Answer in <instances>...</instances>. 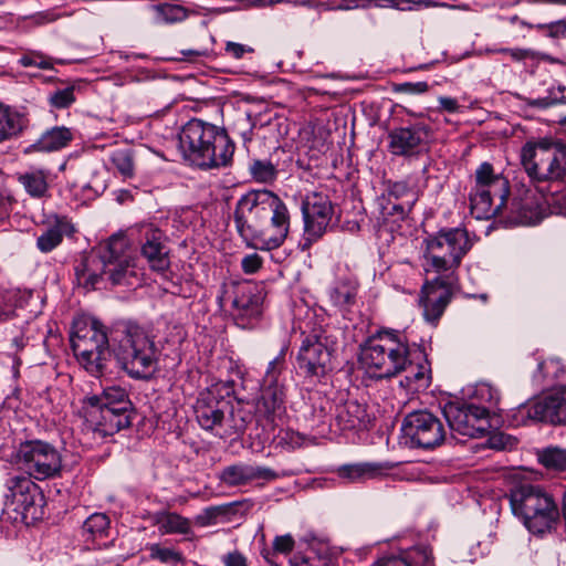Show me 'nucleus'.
<instances>
[{"label":"nucleus","instance_id":"1","mask_svg":"<svg viewBox=\"0 0 566 566\" xmlns=\"http://www.w3.org/2000/svg\"><path fill=\"white\" fill-rule=\"evenodd\" d=\"M233 220L249 247L270 251L281 247L291 228V213L273 191L251 190L237 202Z\"/></svg>","mask_w":566,"mask_h":566},{"label":"nucleus","instance_id":"2","mask_svg":"<svg viewBox=\"0 0 566 566\" xmlns=\"http://www.w3.org/2000/svg\"><path fill=\"white\" fill-rule=\"evenodd\" d=\"M178 138L184 158L201 169L226 167L234 153V144L226 129L202 119L188 120Z\"/></svg>","mask_w":566,"mask_h":566},{"label":"nucleus","instance_id":"3","mask_svg":"<svg viewBox=\"0 0 566 566\" xmlns=\"http://www.w3.org/2000/svg\"><path fill=\"white\" fill-rule=\"evenodd\" d=\"M119 367L134 379H149L157 370L159 350L154 338L139 325L127 323L112 336Z\"/></svg>","mask_w":566,"mask_h":566},{"label":"nucleus","instance_id":"4","mask_svg":"<svg viewBox=\"0 0 566 566\" xmlns=\"http://www.w3.org/2000/svg\"><path fill=\"white\" fill-rule=\"evenodd\" d=\"M133 266L126 237L114 234L99 247L98 253L86 256L75 273L81 284L94 289L103 275H108L114 285L126 283L128 275L134 274Z\"/></svg>","mask_w":566,"mask_h":566},{"label":"nucleus","instance_id":"5","mask_svg":"<svg viewBox=\"0 0 566 566\" xmlns=\"http://www.w3.org/2000/svg\"><path fill=\"white\" fill-rule=\"evenodd\" d=\"M424 271L447 276V284H455V271L473 247L468 230L462 227L443 228L424 240Z\"/></svg>","mask_w":566,"mask_h":566},{"label":"nucleus","instance_id":"6","mask_svg":"<svg viewBox=\"0 0 566 566\" xmlns=\"http://www.w3.org/2000/svg\"><path fill=\"white\" fill-rule=\"evenodd\" d=\"M408 342L397 331H380L361 347L360 361L371 377L391 378L407 368Z\"/></svg>","mask_w":566,"mask_h":566},{"label":"nucleus","instance_id":"7","mask_svg":"<svg viewBox=\"0 0 566 566\" xmlns=\"http://www.w3.org/2000/svg\"><path fill=\"white\" fill-rule=\"evenodd\" d=\"M195 413L203 430H216L220 437L242 433L251 420L249 413L241 409L234 410L230 400L221 395L219 385L200 392L195 405Z\"/></svg>","mask_w":566,"mask_h":566},{"label":"nucleus","instance_id":"8","mask_svg":"<svg viewBox=\"0 0 566 566\" xmlns=\"http://www.w3.org/2000/svg\"><path fill=\"white\" fill-rule=\"evenodd\" d=\"M510 503L513 513L533 534L549 531L559 517L553 496L537 485L526 483L515 486L511 491Z\"/></svg>","mask_w":566,"mask_h":566},{"label":"nucleus","instance_id":"9","mask_svg":"<svg viewBox=\"0 0 566 566\" xmlns=\"http://www.w3.org/2000/svg\"><path fill=\"white\" fill-rule=\"evenodd\" d=\"M70 340L78 364L92 376L102 375L111 356L104 325L94 318L76 319Z\"/></svg>","mask_w":566,"mask_h":566},{"label":"nucleus","instance_id":"10","mask_svg":"<svg viewBox=\"0 0 566 566\" xmlns=\"http://www.w3.org/2000/svg\"><path fill=\"white\" fill-rule=\"evenodd\" d=\"M521 160L533 181L556 182L566 176V146L563 144L549 140L526 144Z\"/></svg>","mask_w":566,"mask_h":566},{"label":"nucleus","instance_id":"11","mask_svg":"<svg viewBox=\"0 0 566 566\" xmlns=\"http://www.w3.org/2000/svg\"><path fill=\"white\" fill-rule=\"evenodd\" d=\"M509 192V180L495 174L490 163H482L475 171V187L470 193L471 208L478 218L493 217L506 205Z\"/></svg>","mask_w":566,"mask_h":566},{"label":"nucleus","instance_id":"12","mask_svg":"<svg viewBox=\"0 0 566 566\" xmlns=\"http://www.w3.org/2000/svg\"><path fill=\"white\" fill-rule=\"evenodd\" d=\"M218 300L221 306L230 305L234 318L243 327L262 313V292L250 283H223Z\"/></svg>","mask_w":566,"mask_h":566},{"label":"nucleus","instance_id":"13","mask_svg":"<svg viewBox=\"0 0 566 566\" xmlns=\"http://www.w3.org/2000/svg\"><path fill=\"white\" fill-rule=\"evenodd\" d=\"M21 468L35 480L42 481L60 474L62 458L50 443L34 440L22 443L18 451Z\"/></svg>","mask_w":566,"mask_h":566},{"label":"nucleus","instance_id":"14","mask_svg":"<svg viewBox=\"0 0 566 566\" xmlns=\"http://www.w3.org/2000/svg\"><path fill=\"white\" fill-rule=\"evenodd\" d=\"M130 411L101 407L96 395L86 396L81 401L78 416L84 428L99 437L113 436L130 424Z\"/></svg>","mask_w":566,"mask_h":566},{"label":"nucleus","instance_id":"15","mask_svg":"<svg viewBox=\"0 0 566 566\" xmlns=\"http://www.w3.org/2000/svg\"><path fill=\"white\" fill-rule=\"evenodd\" d=\"M302 214L304 220L303 249H306L326 232L334 216V206L327 195L313 192L303 200Z\"/></svg>","mask_w":566,"mask_h":566},{"label":"nucleus","instance_id":"16","mask_svg":"<svg viewBox=\"0 0 566 566\" xmlns=\"http://www.w3.org/2000/svg\"><path fill=\"white\" fill-rule=\"evenodd\" d=\"M443 413L450 429L464 437H483L491 428L488 408L478 407L474 402L449 403Z\"/></svg>","mask_w":566,"mask_h":566},{"label":"nucleus","instance_id":"17","mask_svg":"<svg viewBox=\"0 0 566 566\" xmlns=\"http://www.w3.org/2000/svg\"><path fill=\"white\" fill-rule=\"evenodd\" d=\"M405 437L411 447L433 449L440 446L446 431L438 417L427 410H418L406 416L402 423Z\"/></svg>","mask_w":566,"mask_h":566},{"label":"nucleus","instance_id":"18","mask_svg":"<svg viewBox=\"0 0 566 566\" xmlns=\"http://www.w3.org/2000/svg\"><path fill=\"white\" fill-rule=\"evenodd\" d=\"M303 339L297 354L298 368L311 377H321L327 373L333 348L321 328L311 334L302 333Z\"/></svg>","mask_w":566,"mask_h":566},{"label":"nucleus","instance_id":"19","mask_svg":"<svg viewBox=\"0 0 566 566\" xmlns=\"http://www.w3.org/2000/svg\"><path fill=\"white\" fill-rule=\"evenodd\" d=\"M7 486L9 491L7 497H12V503L15 504L14 510L27 523L43 517L44 497L35 483L29 478L15 475L7 481Z\"/></svg>","mask_w":566,"mask_h":566},{"label":"nucleus","instance_id":"20","mask_svg":"<svg viewBox=\"0 0 566 566\" xmlns=\"http://www.w3.org/2000/svg\"><path fill=\"white\" fill-rule=\"evenodd\" d=\"M431 126L419 122L388 133V150L394 156L413 157L427 149L432 138Z\"/></svg>","mask_w":566,"mask_h":566},{"label":"nucleus","instance_id":"21","mask_svg":"<svg viewBox=\"0 0 566 566\" xmlns=\"http://www.w3.org/2000/svg\"><path fill=\"white\" fill-rule=\"evenodd\" d=\"M446 281L447 276L437 275L422 286L420 304L427 322L436 323L451 300V287L454 284H447Z\"/></svg>","mask_w":566,"mask_h":566},{"label":"nucleus","instance_id":"22","mask_svg":"<svg viewBox=\"0 0 566 566\" xmlns=\"http://www.w3.org/2000/svg\"><path fill=\"white\" fill-rule=\"evenodd\" d=\"M528 418L553 424H566V386L553 389L526 407Z\"/></svg>","mask_w":566,"mask_h":566},{"label":"nucleus","instance_id":"23","mask_svg":"<svg viewBox=\"0 0 566 566\" xmlns=\"http://www.w3.org/2000/svg\"><path fill=\"white\" fill-rule=\"evenodd\" d=\"M219 478L228 486H239L253 480L271 481L276 479L277 474L270 468L238 463L226 467Z\"/></svg>","mask_w":566,"mask_h":566},{"label":"nucleus","instance_id":"24","mask_svg":"<svg viewBox=\"0 0 566 566\" xmlns=\"http://www.w3.org/2000/svg\"><path fill=\"white\" fill-rule=\"evenodd\" d=\"M391 468L389 462H359L340 465L336 474L348 483H360L385 476Z\"/></svg>","mask_w":566,"mask_h":566},{"label":"nucleus","instance_id":"25","mask_svg":"<svg viewBox=\"0 0 566 566\" xmlns=\"http://www.w3.org/2000/svg\"><path fill=\"white\" fill-rule=\"evenodd\" d=\"M285 411V392L279 384H264L256 402V412L268 420L281 418Z\"/></svg>","mask_w":566,"mask_h":566},{"label":"nucleus","instance_id":"26","mask_svg":"<svg viewBox=\"0 0 566 566\" xmlns=\"http://www.w3.org/2000/svg\"><path fill=\"white\" fill-rule=\"evenodd\" d=\"M164 234L158 229L149 228L145 232L142 253L153 270L164 272L169 266L168 252L163 243Z\"/></svg>","mask_w":566,"mask_h":566},{"label":"nucleus","instance_id":"27","mask_svg":"<svg viewBox=\"0 0 566 566\" xmlns=\"http://www.w3.org/2000/svg\"><path fill=\"white\" fill-rule=\"evenodd\" d=\"M405 379L400 381L408 390L419 391L427 389L430 384V368L421 350H417L409 355V361Z\"/></svg>","mask_w":566,"mask_h":566},{"label":"nucleus","instance_id":"28","mask_svg":"<svg viewBox=\"0 0 566 566\" xmlns=\"http://www.w3.org/2000/svg\"><path fill=\"white\" fill-rule=\"evenodd\" d=\"M336 421L343 430L366 428L369 415L366 406L357 400H347L336 408Z\"/></svg>","mask_w":566,"mask_h":566},{"label":"nucleus","instance_id":"29","mask_svg":"<svg viewBox=\"0 0 566 566\" xmlns=\"http://www.w3.org/2000/svg\"><path fill=\"white\" fill-rule=\"evenodd\" d=\"M49 176L50 171L45 168L30 167L18 172L17 180L31 198L41 199L49 192Z\"/></svg>","mask_w":566,"mask_h":566},{"label":"nucleus","instance_id":"30","mask_svg":"<svg viewBox=\"0 0 566 566\" xmlns=\"http://www.w3.org/2000/svg\"><path fill=\"white\" fill-rule=\"evenodd\" d=\"M73 139L71 129L64 126H55L41 135V137L31 145V148L38 151H56L66 147Z\"/></svg>","mask_w":566,"mask_h":566},{"label":"nucleus","instance_id":"31","mask_svg":"<svg viewBox=\"0 0 566 566\" xmlns=\"http://www.w3.org/2000/svg\"><path fill=\"white\" fill-rule=\"evenodd\" d=\"M376 566H434L432 549L426 545L412 547L405 557L390 558Z\"/></svg>","mask_w":566,"mask_h":566},{"label":"nucleus","instance_id":"32","mask_svg":"<svg viewBox=\"0 0 566 566\" xmlns=\"http://www.w3.org/2000/svg\"><path fill=\"white\" fill-rule=\"evenodd\" d=\"M356 294L357 282L347 277L337 280L328 292L332 303L339 308L354 304Z\"/></svg>","mask_w":566,"mask_h":566},{"label":"nucleus","instance_id":"33","mask_svg":"<svg viewBox=\"0 0 566 566\" xmlns=\"http://www.w3.org/2000/svg\"><path fill=\"white\" fill-rule=\"evenodd\" d=\"M101 407L117 408V411H130L132 402L126 389L119 386H111L105 388L101 395H96Z\"/></svg>","mask_w":566,"mask_h":566},{"label":"nucleus","instance_id":"34","mask_svg":"<svg viewBox=\"0 0 566 566\" xmlns=\"http://www.w3.org/2000/svg\"><path fill=\"white\" fill-rule=\"evenodd\" d=\"M155 12L156 23H178L189 17V11L185 7L175 3H158L150 7Z\"/></svg>","mask_w":566,"mask_h":566},{"label":"nucleus","instance_id":"35","mask_svg":"<svg viewBox=\"0 0 566 566\" xmlns=\"http://www.w3.org/2000/svg\"><path fill=\"white\" fill-rule=\"evenodd\" d=\"M66 223L57 220L54 224L48 227L36 239V248L42 253H49L57 248L64 237Z\"/></svg>","mask_w":566,"mask_h":566},{"label":"nucleus","instance_id":"36","mask_svg":"<svg viewBox=\"0 0 566 566\" xmlns=\"http://www.w3.org/2000/svg\"><path fill=\"white\" fill-rule=\"evenodd\" d=\"M22 128V117L0 103V143L17 136Z\"/></svg>","mask_w":566,"mask_h":566},{"label":"nucleus","instance_id":"37","mask_svg":"<svg viewBox=\"0 0 566 566\" xmlns=\"http://www.w3.org/2000/svg\"><path fill=\"white\" fill-rule=\"evenodd\" d=\"M530 191L527 190L526 193ZM539 207L538 201L532 200L528 195L525 198H514L512 202V211L517 216L515 218L517 223L531 224L538 221L536 209Z\"/></svg>","mask_w":566,"mask_h":566},{"label":"nucleus","instance_id":"38","mask_svg":"<svg viewBox=\"0 0 566 566\" xmlns=\"http://www.w3.org/2000/svg\"><path fill=\"white\" fill-rule=\"evenodd\" d=\"M473 398L480 403L478 407L488 408L489 415L494 412L500 402V392L489 382H479L474 386Z\"/></svg>","mask_w":566,"mask_h":566},{"label":"nucleus","instance_id":"39","mask_svg":"<svg viewBox=\"0 0 566 566\" xmlns=\"http://www.w3.org/2000/svg\"><path fill=\"white\" fill-rule=\"evenodd\" d=\"M295 542L291 534L275 536L272 544V551L263 549V558L271 565L277 566L273 557L275 554L289 555L294 548Z\"/></svg>","mask_w":566,"mask_h":566},{"label":"nucleus","instance_id":"40","mask_svg":"<svg viewBox=\"0 0 566 566\" xmlns=\"http://www.w3.org/2000/svg\"><path fill=\"white\" fill-rule=\"evenodd\" d=\"M538 460L547 469L566 470V450L553 447L546 448L538 452Z\"/></svg>","mask_w":566,"mask_h":566},{"label":"nucleus","instance_id":"41","mask_svg":"<svg viewBox=\"0 0 566 566\" xmlns=\"http://www.w3.org/2000/svg\"><path fill=\"white\" fill-rule=\"evenodd\" d=\"M249 170L253 179L258 182L270 184L277 177V170L270 160H253Z\"/></svg>","mask_w":566,"mask_h":566},{"label":"nucleus","instance_id":"42","mask_svg":"<svg viewBox=\"0 0 566 566\" xmlns=\"http://www.w3.org/2000/svg\"><path fill=\"white\" fill-rule=\"evenodd\" d=\"M160 523V527L167 534H188L191 530L189 520L177 513L165 514Z\"/></svg>","mask_w":566,"mask_h":566},{"label":"nucleus","instance_id":"43","mask_svg":"<svg viewBox=\"0 0 566 566\" xmlns=\"http://www.w3.org/2000/svg\"><path fill=\"white\" fill-rule=\"evenodd\" d=\"M111 160L118 172L126 179L134 175V160L129 149H117L112 154Z\"/></svg>","mask_w":566,"mask_h":566},{"label":"nucleus","instance_id":"44","mask_svg":"<svg viewBox=\"0 0 566 566\" xmlns=\"http://www.w3.org/2000/svg\"><path fill=\"white\" fill-rule=\"evenodd\" d=\"M109 526V518L103 513L90 515L83 523V532L93 537L103 535Z\"/></svg>","mask_w":566,"mask_h":566},{"label":"nucleus","instance_id":"45","mask_svg":"<svg viewBox=\"0 0 566 566\" xmlns=\"http://www.w3.org/2000/svg\"><path fill=\"white\" fill-rule=\"evenodd\" d=\"M50 104L55 108H66L75 102L74 87L69 86L54 91L49 97Z\"/></svg>","mask_w":566,"mask_h":566},{"label":"nucleus","instance_id":"46","mask_svg":"<svg viewBox=\"0 0 566 566\" xmlns=\"http://www.w3.org/2000/svg\"><path fill=\"white\" fill-rule=\"evenodd\" d=\"M406 4H423L424 7H436L438 6L436 2L431 0H378L374 6L376 8H391L396 10H410L411 7H406ZM441 7H444V3L440 4Z\"/></svg>","mask_w":566,"mask_h":566},{"label":"nucleus","instance_id":"47","mask_svg":"<svg viewBox=\"0 0 566 566\" xmlns=\"http://www.w3.org/2000/svg\"><path fill=\"white\" fill-rule=\"evenodd\" d=\"M542 192L544 202L552 208V212L557 214H566V189L564 191H555L549 193Z\"/></svg>","mask_w":566,"mask_h":566},{"label":"nucleus","instance_id":"48","mask_svg":"<svg viewBox=\"0 0 566 566\" xmlns=\"http://www.w3.org/2000/svg\"><path fill=\"white\" fill-rule=\"evenodd\" d=\"M488 443L492 449L506 450L513 449L516 446L517 440L510 434L495 432L489 438Z\"/></svg>","mask_w":566,"mask_h":566},{"label":"nucleus","instance_id":"49","mask_svg":"<svg viewBox=\"0 0 566 566\" xmlns=\"http://www.w3.org/2000/svg\"><path fill=\"white\" fill-rule=\"evenodd\" d=\"M429 90V85L427 82H405L395 84L392 91L395 93L401 94H410V95H419L423 94Z\"/></svg>","mask_w":566,"mask_h":566},{"label":"nucleus","instance_id":"50","mask_svg":"<svg viewBox=\"0 0 566 566\" xmlns=\"http://www.w3.org/2000/svg\"><path fill=\"white\" fill-rule=\"evenodd\" d=\"M151 557L157 558L164 563H177L181 560V555L178 552L170 548H163L158 545L151 547Z\"/></svg>","mask_w":566,"mask_h":566},{"label":"nucleus","instance_id":"51","mask_svg":"<svg viewBox=\"0 0 566 566\" xmlns=\"http://www.w3.org/2000/svg\"><path fill=\"white\" fill-rule=\"evenodd\" d=\"M537 29L546 30L551 38H566V20H558L551 23L538 24Z\"/></svg>","mask_w":566,"mask_h":566},{"label":"nucleus","instance_id":"52","mask_svg":"<svg viewBox=\"0 0 566 566\" xmlns=\"http://www.w3.org/2000/svg\"><path fill=\"white\" fill-rule=\"evenodd\" d=\"M280 443L290 449L301 448L305 443V437L298 432L287 430L280 438Z\"/></svg>","mask_w":566,"mask_h":566},{"label":"nucleus","instance_id":"53","mask_svg":"<svg viewBox=\"0 0 566 566\" xmlns=\"http://www.w3.org/2000/svg\"><path fill=\"white\" fill-rule=\"evenodd\" d=\"M262 265V258L258 253L245 255L241 261V266L244 273L253 274L259 271Z\"/></svg>","mask_w":566,"mask_h":566},{"label":"nucleus","instance_id":"54","mask_svg":"<svg viewBox=\"0 0 566 566\" xmlns=\"http://www.w3.org/2000/svg\"><path fill=\"white\" fill-rule=\"evenodd\" d=\"M224 50L227 54L237 60L241 59L245 53H252L254 51L251 46L232 41L226 43Z\"/></svg>","mask_w":566,"mask_h":566},{"label":"nucleus","instance_id":"55","mask_svg":"<svg viewBox=\"0 0 566 566\" xmlns=\"http://www.w3.org/2000/svg\"><path fill=\"white\" fill-rule=\"evenodd\" d=\"M282 357H276L269 363L268 370L264 377V384H277V376L281 370Z\"/></svg>","mask_w":566,"mask_h":566},{"label":"nucleus","instance_id":"56","mask_svg":"<svg viewBox=\"0 0 566 566\" xmlns=\"http://www.w3.org/2000/svg\"><path fill=\"white\" fill-rule=\"evenodd\" d=\"M21 63L24 66H36L41 70H49L52 67L51 62L42 56H39V57L23 56L21 59Z\"/></svg>","mask_w":566,"mask_h":566},{"label":"nucleus","instance_id":"57","mask_svg":"<svg viewBox=\"0 0 566 566\" xmlns=\"http://www.w3.org/2000/svg\"><path fill=\"white\" fill-rule=\"evenodd\" d=\"M558 103H566V98L563 97V98L558 99V98H553L551 96H545V97L531 99L528 102V105L538 107V108H547V107H551Z\"/></svg>","mask_w":566,"mask_h":566},{"label":"nucleus","instance_id":"58","mask_svg":"<svg viewBox=\"0 0 566 566\" xmlns=\"http://www.w3.org/2000/svg\"><path fill=\"white\" fill-rule=\"evenodd\" d=\"M226 566H248L247 558L239 552H232L223 557Z\"/></svg>","mask_w":566,"mask_h":566},{"label":"nucleus","instance_id":"59","mask_svg":"<svg viewBox=\"0 0 566 566\" xmlns=\"http://www.w3.org/2000/svg\"><path fill=\"white\" fill-rule=\"evenodd\" d=\"M440 108L449 112V113H455L459 109V103L455 98L447 97V96H440L438 98Z\"/></svg>","mask_w":566,"mask_h":566},{"label":"nucleus","instance_id":"60","mask_svg":"<svg viewBox=\"0 0 566 566\" xmlns=\"http://www.w3.org/2000/svg\"><path fill=\"white\" fill-rule=\"evenodd\" d=\"M60 18L59 14H55L54 12L52 11H44V12H40L38 13L34 19H35V22L39 23V24H43V23H49V22H53L55 20H57Z\"/></svg>","mask_w":566,"mask_h":566},{"label":"nucleus","instance_id":"61","mask_svg":"<svg viewBox=\"0 0 566 566\" xmlns=\"http://www.w3.org/2000/svg\"><path fill=\"white\" fill-rule=\"evenodd\" d=\"M515 61H522L532 55V51L527 49H512L509 54Z\"/></svg>","mask_w":566,"mask_h":566},{"label":"nucleus","instance_id":"62","mask_svg":"<svg viewBox=\"0 0 566 566\" xmlns=\"http://www.w3.org/2000/svg\"><path fill=\"white\" fill-rule=\"evenodd\" d=\"M308 562H310V559L307 557H304L301 555H295L291 559V565L292 566H308Z\"/></svg>","mask_w":566,"mask_h":566},{"label":"nucleus","instance_id":"63","mask_svg":"<svg viewBox=\"0 0 566 566\" xmlns=\"http://www.w3.org/2000/svg\"><path fill=\"white\" fill-rule=\"evenodd\" d=\"M405 189V185L396 184L391 190L392 193L398 195Z\"/></svg>","mask_w":566,"mask_h":566},{"label":"nucleus","instance_id":"64","mask_svg":"<svg viewBox=\"0 0 566 566\" xmlns=\"http://www.w3.org/2000/svg\"><path fill=\"white\" fill-rule=\"evenodd\" d=\"M184 54H195L198 56H203V55H207V52L206 51H188V52H184Z\"/></svg>","mask_w":566,"mask_h":566}]
</instances>
